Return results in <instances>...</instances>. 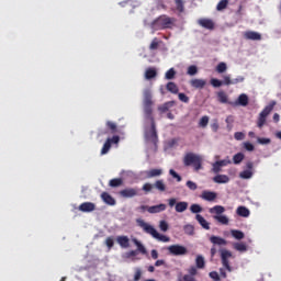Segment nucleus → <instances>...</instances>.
Here are the masks:
<instances>
[{"instance_id":"nucleus-44","label":"nucleus","mask_w":281,"mask_h":281,"mask_svg":"<svg viewBox=\"0 0 281 281\" xmlns=\"http://www.w3.org/2000/svg\"><path fill=\"white\" fill-rule=\"evenodd\" d=\"M187 74L189 76H196V74H199V68H196L195 65H191L188 67Z\"/></svg>"},{"instance_id":"nucleus-15","label":"nucleus","mask_w":281,"mask_h":281,"mask_svg":"<svg viewBox=\"0 0 281 281\" xmlns=\"http://www.w3.org/2000/svg\"><path fill=\"white\" fill-rule=\"evenodd\" d=\"M190 85L193 87V89H204L207 81H205V79H192Z\"/></svg>"},{"instance_id":"nucleus-55","label":"nucleus","mask_w":281,"mask_h":281,"mask_svg":"<svg viewBox=\"0 0 281 281\" xmlns=\"http://www.w3.org/2000/svg\"><path fill=\"white\" fill-rule=\"evenodd\" d=\"M187 188H189V190H196V188H199V186H196V182H193L192 180H188L187 181Z\"/></svg>"},{"instance_id":"nucleus-36","label":"nucleus","mask_w":281,"mask_h":281,"mask_svg":"<svg viewBox=\"0 0 281 281\" xmlns=\"http://www.w3.org/2000/svg\"><path fill=\"white\" fill-rule=\"evenodd\" d=\"M195 265L198 269H204L205 268V259L203 256H198L195 259Z\"/></svg>"},{"instance_id":"nucleus-13","label":"nucleus","mask_w":281,"mask_h":281,"mask_svg":"<svg viewBox=\"0 0 281 281\" xmlns=\"http://www.w3.org/2000/svg\"><path fill=\"white\" fill-rule=\"evenodd\" d=\"M147 179H155V177H161L164 175L162 169H149L145 171Z\"/></svg>"},{"instance_id":"nucleus-63","label":"nucleus","mask_w":281,"mask_h":281,"mask_svg":"<svg viewBox=\"0 0 281 281\" xmlns=\"http://www.w3.org/2000/svg\"><path fill=\"white\" fill-rule=\"evenodd\" d=\"M244 148H246L249 153H251L254 150V144L247 142V143H244Z\"/></svg>"},{"instance_id":"nucleus-14","label":"nucleus","mask_w":281,"mask_h":281,"mask_svg":"<svg viewBox=\"0 0 281 281\" xmlns=\"http://www.w3.org/2000/svg\"><path fill=\"white\" fill-rule=\"evenodd\" d=\"M198 23L201 27H204V30H214V21L210 19H200Z\"/></svg>"},{"instance_id":"nucleus-26","label":"nucleus","mask_w":281,"mask_h":281,"mask_svg":"<svg viewBox=\"0 0 281 281\" xmlns=\"http://www.w3.org/2000/svg\"><path fill=\"white\" fill-rule=\"evenodd\" d=\"M249 214H250L249 209H247L246 206H239L237 209V215L243 216V218H247Z\"/></svg>"},{"instance_id":"nucleus-17","label":"nucleus","mask_w":281,"mask_h":281,"mask_svg":"<svg viewBox=\"0 0 281 281\" xmlns=\"http://www.w3.org/2000/svg\"><path fill=\"white\" fill-rule=\"evenodd\" d=\"M195 221H198L199 225L203 227V229H210V222L203 215L196 214L195 215Z\"/></svg>"},{"instance_id":"nucleus-22","label":"nucleus","mask_w":281,"mask_h":281,"mask_svg":"<svg viewBox=\"0 0 281 281\" xmlns=\"http://www.w3.org/2000/svg\"><path fill=\"white\" fill-rule=\"evenodd\" d=\"M210 214H216V216H221L225 212V206L215 205L209 210Z\"/></svg>"},{"instance_id":"nucleus-51","label":"nucleus","mask_w":281,"mask_h":281,"mask_svg":"<svg viewBox=\"0 0 281 281\" xmlns=\"http://www.w3.org/2000/svg\"><path fill=\"white\" fill-rule=\"evenodd\" d=\"M209 123H210V117L202 116L199 124H200V126H202V128H205V126H207Z\"/></svg>"},{"instance_id":"nucleus-58","label":"nucleus","mask_w":281,"mask_h":281,"mask_svg":"<svg viewBox=\"0 0 281 281\" xmlns=\"http://www.w3.org/2000/svg\"><path fill=\"white\" fill-rule=\"evenodd\" d=\"M234 137H235V139H237V142H240V140L245 139V134L243 132H236L234 134Z\"/></svg>"},{"instance_id":"nucleus-7","label":"nucleus","mask_w":281,"mask_h":281,"mask_svg":"<svg viewBox=\"0 0 281 281\" xmlns=\"http://www.w3.org/2000/svg\"><path fill=\"white\" fill-rule=\"evenodd\" d=\"M229 258H232V251L227 249H222L221 250V260L223 267L231 273L232 271V266L229 265Z\"/></svg>"},{"instance_id":"nucleus-46","label":"nucleus","mask_w":281,"mask_h":281,"mask_svg":"<svg viewBox=\"0 0 281 281\" xmlns=\"http://www.w3.org/2000/svg\"><path fill=\"white\" fill-rule=\"evenodd\" d=\"M234 249H236V251H247V245L243 243H235Z\"/></svg>"},{"instance_id":"nucleus-21","label":"nucleus","mask_w":281,"mask_h":281,"mask_svg":"<svg viewBox=\"0 0 281 281\" xmlns=\"http://www.w3.org/2000/svg\"><path fill=\"white\" fill-rule=\"evenodd\" d=\"M214 183H229V177L227 175H217L213 178Z\"/></svg>"},{"instance_id":"nucleus-45","label":"nucleus","mask_w":281,"mask_h":281,"mask_svg":"<svg viewBox=\"0 0 281 281\" xmlns=\"http://www.w3.org/2000/svg\"><path fill=\"white\" fill-rule=\"evenodd\" d=\"M110 150H111V143L110 140H105L101 149V155H106Z\"/></svg>"},{"instance_id":"nucleus-2","label":"nucleus","mask_w":281,"mask_h":281,"mask_svg":"<svg viewBox=\"0 0 281 281\" xmlns=\"http://www.w3.org/2000/svg\"><path fill=\"white\" fill-rule=\"evenodd\" d=\"M136 223L138 227H142L145 234H149L150 236H153V238H156V240H159L160 243H170V237L159 234V232H157V229H155L153 225L146 223L144 220L138 218L136 220Z\"/></svg>"},{"instance_id":"nucleus-57","label":"nucleus","mask_w":281,"mask_h":281,"mask_svg":"<svg viewBox=\"0 0 281 281\" xmlns=\"http://www.w3.org/2000/svg\"><path fill=\"white\" fill-rule=\"evenodd\" d=\"M258 144H261L262 146L267 144H271V138H257Z\"/></svg>"},{"instance_id":"nucleus-59","label":"nucleus","mask_w":281,"mask_h":281,"mask_svg":"<svg viewBox=\"0 0 281 281\" xmlns=\"http://www.w3.org/2000/svg\"><path fill=\"white\" fill-rule=\"evenodd\" d=\"M159 228L161 229V232H166L168 229V222H166L164 220L160 221Z\"/></svg>"},{"instance_id":"nucleus-5","label":"nucleus","mask_w":281,"mask_h":281,"mask_svg":"<svg viewBox=\"0 0 281 281\" xmlns=\"http://www.w3.org/2000/svg\"><path fill=\"white\" fill-rule=\"evenodd\" d=\"M273 106H276V101H271L259 114L257 126L258 128H262L267 123V116L273 111Z\"/></svg>"},{"instance_id":"nucleus-9","label":"nucleus","mask_w":281,"mask_h":281,"mask_svg":"<svg viewBox=\"0 0 281 281\" xmlns=\"http://www.w3.org/2000/svg\"><path fill=\"white\" fill-rule=\"evenodd\" d=\"M116 243L122 247L123 249H128L131 247V239H128V236H117Z\"/></svg>"},{"instance_id":"nucleus-34","label":"nucleus","mask_w":281,"mask_h":281,"mask_svg":"<svg viewBox=\"0 0 281 281\" xmlns=\"http://www.w3.org/2000/svg\"><path fill=\"white\" fill-rule=\"evenodd\" d=\"M105 126H106V128H109V131H111L112 135H115V133H117V124H115L111 121H108L105 123Z\"/></svg>"},{"instance_id":"nucleus-54","label":"nucleus","mask_w":281,"mask_h":281,"mask_svg":"<svg viewBox=\"0 0 281 281\" xmlns=\"http://www.w3.org/2000/svg\"><path fill=\"white\" fill-rule=\"evenodd\" d=\"M139 280H142V269L136 268L134 273V281H139Z\"/></svg>"},{"instance_id":"nucleus-30","label":"nucleus","mask_w":281,"mask_h":281,"mask_svg":"<svg viewBox=\"0 0 281 281\" xmlns=\"http://www.w3.org/2000/svg\"><path fill=\"white\" fill-rule=\"evenodd\" d=\"M175 102L170 101V102H166L164 105L158 108V111H160V113H167V111H170V106H173Z\"/></svg>"},{"instance_id":"nucleus-42","label":"nucleus","mask_w":281,"mask_h":281,"mask_svg":"<svg viewBox=\"0 0 281 281\" xmlns=\"http://www.w3.org/2000/svg\"><path fill=\"white\" fill-rule=\"evenodd\" d=\"M240 179H251L254 177V171L251 170H244L239 173Z\"/></svg>"},{"instance_id":"nucleus-27","label":"nucleus","mask_w":281,"mask_h":281,"mask_svg":"<svg viewBox=\"0 0 281 281\" xmlns=\"http://www.w3.org/2000/svg\"><path fill=\"white\" fill-rule=\"evenodd\" d=\"M124 183V180L122 178H114L110 180L109 186L110 188H120Z\"/></svg>"},{"instance_id":"nucleus-11","label":"nucleus","mask_w":281,"mask_h":281,"mask_svg":"<svg viewBox=\"0 0 281 281\" xmlns=\"http://www.w3.org/2000/svg\"><path fill=\"white\" fill-rule=\"evenodd\" d=\"M244 36L247 41H261L262 40V35H260V33L255 32V31H247L244 34Z\"/></svg>"},{"instance_id":"nucleus-16","label":"nucleus","mask_w":281,"mask_h":281,"mask_svg":"<svg viewBox=\"0 0 281 281\" xmlns=\"http://www.w3.org/2000/svg\"><path fill=\"white\" fill-rule=\"evenodd\" d=\"M149 214H159V212H166V204H157L154 206L147 207Z\"/></svg>"},{"instance_id":"nucleus-50","label":"nucleus","mask_w":281,"mask_h":281,"mask_svg":"<svg viewBox=\"0 0 281 281\" xmlns=\"http://www.w3.org/2000/svg\"><path fill=\"white\" fill-rule=\"evenodd\" d=\"M210 82H211L212 87H214L215 89H218V87H223V81H221L216 78H212Z\"/></svg>"},{"instance_id":"nucleus-61","label":"nucleus","mask_w":281,"mask_h":281,"mask_svg":"<svg viewBox=\"0 0 281 281\" xmlns=\"http://www.w3.org/2000/svg\"><path fill=\"white\" fill-rule=\"evenodd\" d=\"M209 276H210V278H212V280L221 281V277L218 276V272H216V271L210 272Z\"/></svg>"},{"instance_id":"nucleus-1","label":"nucleus","mask_w":281,"mask_h":281,"mask_svg":"<svg viewBox=\"0 0 281 281\" xmlns=\"http://www.w3.org/2000/svg\"><path fill=\"white\" fill-rule=\"evenodd\" d=\"M153 104H155V101H153V91L147 88L143 91V111L145 120H149L151 122V128L146 133L145 137L147 142L157 146L158 136L157 128L155 126V117L153 116Z\"/></svg>"},{"instance_id":"nucleus-31","label":"nucleus","mask_w":281,"mask_h":281,"mask_svg":"<svg viewBox=\"0 0 281 281\" xmlns=\"http://www.w3.org/2000/svg\"><path fill=\"white\" fill-rule=\"evenodd\" d=\"M188 210V202H178L176 203V212H186Z\"/></svg>"},{"instance_id":"nucleus-24","label":"nucleus","mask_w":281,"mask_h":281,"mask_svg":"<svg viewBox=\"0 0 281 281\" xmlns=\"http://www.w3.org/2000/svg\"><path fill=\"white\" fill-rule=\"evenodd\" d=\"M146 80H153V78H157V69L155 68H147L145 71Z\"/></svg>"},{"instance_id":"nucleus-43","label":"nucleus","mask_w":281,"mask_h":281,"mask_svg":"<svg viewBox=\"0 0 281 281\" xmlns=\"http://www.w3.org/2000/svg\"><path fill=\"white\" fill-rule=\"evenodd\" d=\"M184 234H188V236H194V226L191 224H187L183 227Z\"/></svg>"},{"instance_id":"nucleus-29","label":"nucleus","mask_w":281,"mask_h":281,"mask_svg":"<svg viewBox=\"0 0 281 281\" xmlns=\"http://www.w3.org/2000/svg\"><path fill=\"white\" fill-rule=\"evenodd\" d=\"M154 188H156L158 192H166V183L164 182V180H157L154 183Z\"/></svg>"},{"instance_id":"nucleus-47","label":"nucleus","mask_w":281,"mask_h":281,"mask_svg":"<svg viewBox=\"0 0 281 281\" xmlns=\"http://www.w3.org/2000/svg\"><path fill=\"white\" fill-rule=\"evenodd\" d=\"M217 74H225L227 71V64L225 63H220L216 67Z\"/></svg>"},{"instance_id":"nucleus-12","label":"nucleus","mask_w":281,"mask_h":281,"mask_svg":"<svg viewBox=\"0 0 281 281\" xmlns=\"http://www.w3.org/2000/svg\"><path fill=\"white\" fill-rule=\"evenodd\" d=\"M249 104V97L245 93H241L236 102L234 103L235 106H247Z\"/></svg>"},{"instance_id":"nucleus-35","label":"nucleus","mask_w":281,"mask_h":281,"mask_svg":"<svg viewBox=\"0 0 281 281\" xmlns=\"http://www.w3.org/2000/svg\"><path fill=\"white\" fill-rule=\"evenodd\" d=\"M245 159V154H243V153H237V154H235L234 155V157H233V162L235 164V165H238V164H241V161Z\"/></svg>"},{"instance_id":"nucleus-37","label":"nucleus","mask_w":281,"mask_h":281,"mask_svg":"<svg viewBox=\"0 0 281 281\" xmlns=\"http://www.w3.org/2000/svg\"><path fill=\"white\" fill-rule=\"evenodd\" d=\"M228 4H229V0H222V1H220V2L217 3L216 10H217L218 12H221V11L225 10Z\"/></svg>"},{"instance_id":"nucleus-3","label":"nucleus","mask_w":281,"mask_h":281,"mask_svg":"<svg viewBox=\"0 0 281 281\" xmlns=\"http://www.w3.org/2000/svg\"><path fill=\"white\" fill-rule=\"evenodd\" d=\"M183 165L187 167L193 166L194 170L199 172L203 168V157L194 153H187L183 157Z\"/></svg>"},{"instance_id":"nucleus-48","label":"nucleus","mask_w":281,"mask_h":281,"mask_svg":"<svg viewBox=\"0 0 281 281\" xmlns=\"http://www.w3.org/2000/svg\"><path fill=\"white\" fill-rule=\"evenodd\" d=\"M158 47H159V40H158L157 37H155V38L151 41L150 45H149V49H150L151 52H155V49H158Z\"/></svg>"},{"instance_id":"nucleus-18","label":"nucleus","mask_w":281,"mask_h":281,"mask_svg":"<svg viewBox=\"0 0 281 281\" xmlns=\"http://www.w3.org/2000/svg\"><path fill=\"white\" fill-rule=\"evenodd\" d=\"M101 199L103 202H105L106 205H115L116 203L115 198H112V195L108 192L101 193Z\"/></svg>"},{"instance_id":"nucleus-20","label":"nucleus","mask_w":281,"mask_h":281,"mask_svg":"<svg viewBox=\"0 0 281 281\" xmlns=\"http://www.w3.org/2000/svg\"><path fill=\"white\" fill-rule=\"evenodd\" d=\"M210 241H211L213 245H220V246H225V245H227V240H225L223 237L214 236V235L210 237Z\"/></svg>"},{"instance_id":"nucleus-40","label":"nucleus","mask_w":281,"mask_h":281,"mask_svg":"<svg viewBox=\"0 0 281 281\" xmlns=\"http://www.w3.org/2000/svg\"><path fill=\"white\" fill-rule=\"evenodd\" d=\"M233 238H236V240H243L245 238V233L243 231H232Z\"/></svg>"},{"instance_id":"nucleus-64","label":"nucleus","mask_w":281,"mask_h":281,"mask_svg":"<svg viewBox=\"0 0 281 281\" xmlns=\"http://www.w3.org/2000/svg\"><path fill=\"white\" fill-rule=\"evenodd\" d=\"M240 82H245V77L239 76V77L233 79V85H238Z\"/></svg>"},{"instance_id":"nucleus-39","label":"nucleus","mask_w":281,"mask_h":281,"mask_svg":"<svg viewBox=\"0 0 281 281\" xmlns=\"http://www.w3.org/2000/svg\"><path fill=\"white\" fill-rule=\"evenodd\" d=\"M175 76H177V71L175 70V68H170L169 70H167L165 78L166 80H175Z\"/></svg>"},{"instance_id":"nucleus-41","label":"nucleus","mask_w":281,"mask_h":281,"mask_svg":"<svg viewBox=\"0 0 281 281\" xmlns=\"http://www.w3.org/2000/svg\"><path fill=\"white\" fill-rule=\"evenodd\" d=\"M153 188H155V184L150 183V182H146L145 184H143V192H145V194H148L150 192H153Z\"/></svg>"},{"instance_id":"nucleus-19","label":"nucleus","mask_w":281,"mask_h":281,"mask_svg":"<svg viewBox=\"0 0 281 281\" xmlns=\"http://www.w3.org/2000/svg\"><path fill=\"white\" fill-rule=\"evenodd\" d=\"M201 199H203V201H214L216 199V192L213 191H203L201 194Z\"/></svg>"},{"instance_id":"nucleus-6","label":"nucleus","mask_w":281,"mask_h":281,"mask_svg":"<svg viewBox=\"0 0 281 281\" xmlns=\"http://www.w3.org/2000/svg\"><path fill=\"white\" fill-rule=\"evenodd\" d=\"M167 249H168L170 256H186L188 254V248H186L184 246H181L179 244L171 245Z\"/></svg>"},{"instance_id":"nucleus-53","label":"nucleus","mask_w":281,"mask_h":281,"mask_svg":"<svg viewBox=\"0 0 281 281\" xmlns=\"http://www.w3.org/2000/svg\"><path fill=\"white\" fill-rule=\"evenodd\" d=\"M105 245H106V247H108L109 249H113V245H115V241H114L113 237H108V238L105 239Z\"/></svg>"},{"instance_id":"nucleus-33","label":"nucleus","mask_w":281,"mask_h":281,"mask_svg":"<svg viewBox=\"0 0 281 281\" xmlns=\"http://www.w3.org/2000/svg\"><path fill=\"white\" fill-rule=\"evenodd\" d=\"M217 100L218 102H221L222 104H227V93H225V91H220L217 92Z\"/></svg>"},{"instance_id":"nucleus-10","label":"nucleus","mask_w":281,"mask_h":281,"mask_svg":"<svg viewBox=\"0 0 281 281\" xmlns=\"http://www.w3.org/2000/svg\"><path fill=\"white\" fill-rule=\"evenodd\" d=\"M94 210H95V204L92 202H83L79 205L80 212L89 213V212H94Z\"/></svg>"},{"instance_id":"nucleus-4","label":"nucleus","mask_w":281,"mask_h":281,"mask_svg":"<svg viewBox=\"0 0 281 281\" xmlns=\"http://www.w3.org/2000/svg\"><path fill=\"white\" fill-rule=\"evenodd\" d=\"M172 25H175V19L167 15H160L153 22V27L155 30H170Z\"/></svg>"},{"instance_id":"nucleus-23","label":"nucleus","mask_w":281,"mask_h":281,"mask_svg":"<svg viewBox=\"0 0 281 281\" xmlns=\"http://www.w3.org/2000/svg\"><path fill=\"white\" fill-rule=\"evenodd\" d=\"M167 91H169V93H173L177 94L179 93V86H177V83L169 81L166 86Z\"/></svg>"},{"instance_id":"nucleus-60","label":"nucleus","mask_w":281,"mask_h":281,"mask_svg":"<svg viewBox=\"0 0 281 281\" xmlns=\"http://www.w3.org/2000/svg\"><path fill=\"white\" fill-rule=\"evenodd\" d=\"M106 142H110L111 144H120V136L115 135L112 138H108Z\"/></svg>"},{"instance_id":"nucleus-32","label":"nucleus","mask_w":281,"mask_h":281,"mask_svg":"<svg viewBox=\"0 0 281 281\" xmlns=\"http://www.w3.org/2000/svg\"><path fill=\"white\" fill-rule=\"evenodd\" d=\"M133 243H134V245L137 247V252L139 251V254H143V255L146 254V247H144V246L142 245V243H140L139 240H137V238H134V239H133Z\"/></svg>"},{"instance_id":"nucleus-28","label":"nucleus","mask_w":281,"mask_h":281,"mask_svg":"<svg viewBox=\"0 0 281 281\" xmlns=\"http://www.w3.org/2000/svg\"><path fill=\"white\" fill-rule=\"evenodd\" d=\"M175 3H176V10H178L180 14L186 12V1L175 0Z\"/></svg>"},{"instance_id":"nucleus-8","label":"nucleus","mask_w":281,"mask_h":281,"mask_svg":"<svg viewBox=\"0 0 281 281\" xmlns=\"http://www.w3.org/2000/svg\"><path fill=\"white\" fill-rule=\"evenodd\" d=\"M120 196L123 199H133L134 196H139L138 188H126L119 192Z\"/></svg>"},{"instance_id":"nucleus-62","label":"nucleus","mask_w":281,"mask_h":281,"mask_svg":"<svg viewBox=\"0 0 281 281\" xmlns=\"http://www.w3.org/2000/svg\"><path fill=\"white\" fill-rule=\"evenodd\" d=\"M212 171H213L215 175H218V172H221V166L218 165L217 161H215V162L213 164V169H212Z\"/></svg>"},{"instance_id":"nucleus-49","label":"nucleus","mask_w":281,"mask_h":281,"mask_svg":"<svg viewBox=\"0 0 281 281\" xmlns=\"http://www.w3.org/2000/svg\"><path fill=\"white\" fill-rule=\"evenodd\" d=\"M178 99L180 100V102H184V104H188L190 102V97H187L183 92L178 93Z\"/></svg>"},{"instance_id":"nucleus-52","label":"nucleus","mask_w":281,"mask_h":281,"mask_svg":"<svg viewBox=\"0 0 281 281\" xmlns=\"http://www.w3.org/2000/svg\"><path fill=\"white\" fill-rule=\"evenodd\" d=\"M223 85H225L226 87H229V85H233V79L229 75H226L223 77Z\"/></svg>"},{"instance_id":"nucleus-38","label":"nucleus","mask_w":281,"mask_h":281,"mask_svg":"<svg viewBox=\"0 0 281 281\" xmlns=\"http://www.w3.org/2000/svg\"><path fill=\"white\" fill-rule=\"evenodd\" d=\"M190 212L192 214H201V212H203V207L201 205H199V204H192L190 206Z\"/></svg>"},{"instance_id":"nucleus-25","label":"nucleus","mask_w":281,"mask_h":281,"mask_svg":"<svg viewBox=\"0 0 281 281\" xmlns=\"http://www.w3.org/2000/svg\"><path fill=\"white\" fill-rule=\"evenodd\" d=\"M214 221H217V223H221V225H229V218L225 215H214Z\"/></svg>"},{"instance_id":"nucleus-56","label":"nucleus","mask_w":281,"mask_h":281,"mask_svg":"<svg viewBox=\"0 0 281 281\" xmlns=\"http://www.w3.org/2000/svg\"><path fill=\"white\" fill-rule=\"evenodd\" d=\"M169 173L173 179H177L178 182H181V177L179 176V173H177V171H175V169H170Z\"/></svg>"}]
</instances>
